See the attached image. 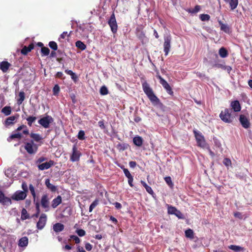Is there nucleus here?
<instances>
[{
	"mask_svg": "<svg viewBox=\"0 0 252 252\" xmlns=\"http://www.w3.org/2000/svg\"><path fill=\"white\" fill-rule=\"evenodd\" d=\"M18 117V114H16L15 116H12L8 117L5 121V126H9L13 125L15 123L14 121L17 119Z\"/></svg>",
	"mask_w": 252,
	"mask_h": 252,
	"instance_id": "obj_16",
	"label": "nucleus"
},
{
	"mask_svg": "<svg viewBox=\"0 0 252 252\" xmlns=\"http://www.w3.org/2000/svg\"><path fill=\"white\" fill-rule=\"evenodd\" d=\"M76 233L80 237L84 236L86 234L85 231L84 230H83V229H80L77 230H76Z\"/></svg>",
	"mask_w": 252,
	"mask_h": 252,
	"instance_id": "obj_55",
	"label": "nucleus"
},
{
	"mask_svg": "<svg viewBox=\"0 0 252 252\" xmlns=\"http://www.w3.org/2000/svg\"><path fill=\"white\" fill-rule=\"evenodd\" d=\"M1 112L6 116H8L11 112V107L10 106H5L2 109Z\"/></svg>",
	"mask_w": 252,
	"mask_h": 252,
	"instance_id": "obj_36",
	"label": "nucleus"
},
{
	"mask_svg": "<svg viewBox=\"0 0 252 252\" xmlns=\"http://www.w3.org/2000/svg\"><path fill=\"white\" fill-rule=\"evenodd\" d=\"M230 106L232 110L235 112H239L241 111V106L238 100H234L231 101Z\"/></svg>",
	"mask_w": 252,
	"mask_h": 252,
	"instance_id": "obj_14",
	"label": "nucleus"
},
{
	"mask_svg": "<svg viewBox=\"0 0 252 252\" xmlns=\"http://www.w3.org/2000/svg\"><path fill=\"white\" fill-rule=\"evenodd\" d=\"M45 184L47 188L52 192H55L57 190V187L50 183L49 179H47L45 180Z\"/></svg>",
	"mask_w": 252,
	"mask_h": 252,
	"instance_id": "obj_22",
	"label": "nucleus"
},
{
	"mask_svg": "<svg viewBox=\"0 0 252 252\" xmlns=\"http://www.w3.org/2000/svg\"><path fill=\"white\" fill-rule=\"evenodd\" d=\"M28 242L29 241L27 237H23L19 240L18 245L19 247H25L28 245Z\"/></svg>",
	"mask_w": 252,
	"mask_h": 252,
	"instance_id": "obj_23",
	"label": "nucleus"
},
{
	"mask_svg": "<svg viewBox=\"0 0 252 252\" xmlns=\"http://www.w3.org/2000/svg\"><path fill=\"white\" fill-rule=\"evenodd\" d=\"M0 203L3 205L11 204V200L10 198L5 196V197L2 199V201H1Z\"/></svg>",
	"mask_w": 252,
	"mask_h": 252,
	"instance_id": "obj_43",
	"label": "nucleus"
},
{
	"mask_svg": "<svg viewBox=\"0 0 252 252\" xmlns=\"http://www.w3.org/2000/svg\"><path fill=\"white\" fill-rule=\"evenodd\" d=\"M220 117V119L226 123H231L234 119L235 117L232 114V110L225 108L221 111Z\"/></svg>",
	"mask_w": 252,
	"mask_h": 252,
	"instance_id": "obj_2",
	"label": "nucleus"
},
{
	"mask_svg": "<svg viewBox=\"0 0 252 252\" xmlns=\"http://www.w3.org/2000/svg\"><path fill=\"white\" fill-rule=\"evenodd\" d=\"M85 249L88 251H90L93 248V246L89 243H86L85 246Z\"/></svg>",
	"mask_w": 252,
	"mask_h": 252,
	"instance_id": "obj_57",
	"label": "nucleus"
},
{
	"mask_svg": "<svg viewBox=\"0 0 252 252\" xmlns=\"http://www.w3.org/2000/svg\"><path fill=\"white\" fill-rule=\"evenodd\" d=\"M108 24L111 28L112 32L113 33H116L118 30V25L114 13H113L111 15L110 18L108 21Z\"/></svg>",
	"mask_w": 252,
	"mask_h": 252,
	"instance_id": "obj_7",
	"label": "nucleus"
},
{
	"mask_svg": "<svg viewBox=\"0 0 252 252\" xmlns=\"http://www.w3.org/2000/svg\"><path fill=\"white\" fill-rule=\"evenodd\" d=\"M30 218V215L26 209L23 208L21 212V219L22 220H25Z\"/></svg>",
	"mask_w": 252,
	"mask_h": 252,
	"instance_id": "obj_31",
	"label": "nucleus"
},
{
	"mask_svg": "<svg viewBox=\"0 0 252 252\" xmlns=\"http://www.w3.org/2000/svg\"><path fill=\"white\" fill-rule=\"evenodd\" d=\"M133 142L136 146L141 147L143 144V140L141 136H136L133 138Z\"/></svg>",
	"mask_w": 252,
	"mask_h": 252,
	"instance_id": "obj_21",
	"label": "nucleus"
},
{
	"mask_svg": "<svg viewBox=\"0 0 252 252\" xmlns=\"http://www.w3.org/2000/svg\"><path fill=\"white\" fill-rule=\"evenodd\" d=\"M30 137L32 139L31 140H33V141H35L36 142H39L42 140V136L38 134L35 133L33 132H31L30 134Z\"/></svg>",
	"mask_w": 252,
	"mask_h": 252,
	"instance_id": "obj_18",
	"label": "nucleus"
},
{
	"mask_svg": "<svg viewBox=\"0 0 252 252\" xmlns=\"http://www.w3.org/2000/svg\"><path fill=\"white\" fill-rule=\"evenodd\" d=\"M30 52L31 51L28 49L26 46H24L21 51V54L24 55H26Z\"/></svg>",
	"mask_w": 252,
	"mask_h": 252,
	"instance_id": "obj_53",
	"label": "nucleus"
},
{
	"mask_svg": "<svg viewBox=\"0 0 252 252\" xmlns=\"http://www.w3.org/2000/svg\"><path fill=\"white\" fill-rule=\"evenodd\" d=\"M164 181L166 183V184L170 187L172 188L173 186V183L172 182L171 178L170 176L165 177L164 178Z\"/></svg>",
	"mask_w": 252,
	"mask_h": 252,
	"instance_id": "obj_42",
	"label": "nucleus"
},
{
	"mask_svg": "<svg viewBox=\"0 0 252 252\" xmlns=\"http://www.w3.org/2000/svg\"><path fill=\"white\" fill-rule=\"evenodd\" d=\"M219 54L220 57L222 58H226L228 55V51L224 47H221L219 49Z\"/></svg>",
	"mask_w": 252,
	"mask_h": 252,
	"instance_id": "obj_26",
	"label": "nucleus"
},
{
	"mask_svg": "<svg viewBox=\"0 0 252 252\" xmlns=\"http://www.w3.org/2000/svg\"><path fill=\"white\" fill-rule=\"evenodd\" d=\"M99 92L102 95H106L109 93L108 89L105 86H103L100 88Z\"/></svg>",
	"mask_w": 252,
	"mask_h": 252,
	"instance_id": "obj_40",
	"label": "nucleus"
},
{
	"mask_svg": "<svg viewBox=\"0 0 252 252\" xmlns=\"http://www.w3.org/2000/svg\"><path fill=\"white\" fill-rule=\"evenodd\" d=\"M24 147L27 153L30 155L35 154L38 150V146L34 143L33 140L26 143Z\"/></svg>",
	"mask_w": 252,
	"mask_h": 252,
	"instance_id": "obj_3",
	"label": "nucleus"
},
{
	"mask_svg": "<svg viewBox=\"0 0 252 252\" xmlns=\"http://www.w3.org/2000/svg\"><path fill=\"white\" fill-rule=\"evenodd\" d=\"M34 204L35 206L36 211L37 212V214H40V204L39 202L37 200H35L33 201Z\"/></svg>",
	"mask_w": 252,
	"mask_h": 252,
	"instance_id": "obj_52",
	"label": "nucleus"
},
{
	"mask_svg": "<svg viewBox=\"0 0 252 252\" xmlns=\"http://www.w3.org/2000/svg\"><path fill=\"white\" fill-rule=\"evenodd\" d=\"M76 46L81 50L82 51L85 50L86 49V45L81 41L78 40L75 42Z\"/></svg>",
	"mask_w": 252,
	"mask_h": 252,
	"instance_id": "obj_28",
	"label": "nucleus"
},
{
	"mask_svg": "<svg viewBox=\"0 0 252 252\" xmlns=\"http://www.w3.org/2000/svg\"><path fill=\"white\" fill-rule=\"evenodd\" d=\"M22 137V135L20 133H17L11 134L7 139L8 141H10L12 139L14 138H18L20 139Z\"/></svg>",
	"mask_w": 252,
	"mask_h": 252,
	"instance_id": "obj_34",
	"label": "nucleus"
},
{
	"mask_svg": "<svg viewBox=\"0 0 252 252\" xmlns=\"http://www.w3.org/2000/svg\"><path fill=\"white\" fill-rule=\"evenodd\" d=\"M49 47L54 51H56L58 49V45L56 42L52 41L49 42Z\"/></svg>",
	"mask_w": 252,
	"mask_h": 252,
	"instance_id": "obj_44",
	"label": "nucleus"
},
{
	"mask_svg": "<svg viewBox=\"0 0 252 252\" xmlns=\"http://www.w3.org/2000/svg\"><path fill=\"white\" fill-rule=\"evenodd\" d=\"M42 56H48L50 53V50L46 47H42L41 49Z\"/></svg>",
	"mask_w": 252,
	"mask_h": 252,
	"instance_id": "obj_41",
	"label": "nucleus"
},
{
	"mask_svg": "<svg viewBox=\"0 0 252 252\" xmlns=\"http://www.w3.org/2000/svg\"><path fill=\"white\" fill-rule=\"evenodd\" d=\"M60 91V88L58 84L54 86L53 89V93L54 95H57Z\"/></svg>",
	"mask_w": 252,
	"mask_h": 252,
	"instance_id": "obj_45",
	"label": "nucleus"
},
{
	"mask_svg": "<svg viewBox=\"0 0 252 252\" xmlns=\"http://www.w3.org/2000/svg\"><path fill=\"white\" fill-rule=\"evenodd\" d=\"M62 199L60 195H58L56 198H54L52 201V207L56 208L58 205L62 203Z\"/></svg>",
	"mask_w": 252,
	"mask_h": 252,
	"instance_id": "obj_19",
	"label": "nucleus"
},
{
	"mask_svg": "<svg viewBox=\"0 0 252 252\" xmlns=\"http://www.w3.org/2000/svg\"><path fill=\"white\" fill-rule=\"evenodd\" d=\"M27 196V194L25 191L18 190L16 191L12 196L11 198L15 200H24Z\"/></svg>",
	"mask_w": 252,
	"mask_h": 252,
	"instance_id": "obj_12",
	"label": "nucleus"
},
{
	"mask_svg": "<svg viewBox=\"0 0 252 252\" xmlns=\"http://www.w3.org/2000/svg\"><path fill=\"white\" fill-rule=\"evenodd\" d=\"M142 86L144 92L153 104L158 105L160 103L159 99L155 94L153 90L146 81L142 83Z\"/></svg>",
	"mask_w": 252,
	"mask_h": 252,
	"instance_id": "obj_1",
	"label": "nucleus"
},
{
	"mask_svg": "<svg viewBox=\"0 0 252 252\" xmlns=\"http://www.w3.org/2000/svg\"><path fill=\"white\" fill-rule=\"evenodd\" d=\"M77 138L81 140L85 139V132L84 130H81L79 131Z\"/></svg>",
	"mask_w": 252,
	"mask_h": 252,
	"instance_id": "obj_46",
	"label": "nucleus"
},
{
	"mask_svg": "<svg viewBox=\"0 0 252 252\" xmlns=\"http://www.w3.org/2000/svg\"><path fill=\"white\" fill-rule=\"evenodd\" d=\"M25 99V94L23 91H21L18 94V98L17 99V104L18 105H21Z\"/></svg>",
	"mask_w": 252,
	"mask_h": 252,
	"instance_id": "obj_25",
	"label": "nucleus"
},
{
	"mask_svg": "<svg viewBox=\"0 0 252 252\" xmlns=\"http://www.w3.org/2000/svg\"><path fill=\"white\" fill-rule=\"evenodd\" d=\"M53 230L56 232L58 233L63 230L64 228V226L63 224L61 223H56L53 225Z\"/></svg>",
	"mask_w": 252,
	"mask_h": 252,
	"instance_id": "obj_20",
	"label": "nucleus"
},
{
	"mask_svg": "<svg viewBox=\"0 0 252 252\" xmlns=\"http://www.w3.org/2000/svg\"><path fill=\"white\" fill-rule=\"evenodd\" d=\"M225 2H228L230 9L234 10L238 6V0H224Z\"/></svg>",
	"mask_w": 252,
	"mask_h": 252,
	"instance_id": "obj_24",
	"label": "nucleus"
},
{
	"mask_svg": "<svg viewBox=\"0 0 252 252\" xmlns=\"http://www.w3.org/2000/svg\"><path fill=\"white\" fill-rule=\"evenodd\" d=\"M53 121L54 119L51 116L47 115L39 119L38 123L45 128H47L49 127L50 124Z\"/></svg>",
	"mask_w": 252,
	"mask_h": 252,
	"instance_id": "obj_4",
	"label": "nucleus"
},
{
	"mask_svg": "<svg viewBox=\"0 0 252 252\" xmlns=\"http://www.w3.org/2000/svg\"><path fill=\"white\" fill-rule=\"evenodd\" d=\"M55 162L52 160H50L48 162H46L38 165V168L40 170H44L50 168L54 165Z\"/></svg>",
	"mask_w": 252,
	"mask_h": 252,
	"instance_id": "obj_13",
	"label": "nucleus"
},
{
	"mask_svg": "<svg viewBox=\"0 0 252 252\" xmlns=\"http://www.w3.org/2000/svg\"><path fill=\"white\" fill-rule=\"evenodd\" d=\"M70 238L73 240L76 244H79L80 242V239L76 235H70Z\"/></svg>",
	"mask_w": 252,
	"mask_h": 252,
	"instance_id": "obj_54",
	"label": "nucleus"
},
{
	"mask_svg": "<svg viewBox=\"0 0 252 252\" xmlns=\"http://www.w3.org/2000/svg\"><path fill=\"white\" fill-rule=\"evenodd\" d=\"M223 163L226 166L228 167L231 165V161L228 158H224L223 160Z\"/></svg>",
	"mask_w": 252,
	"mask_h": 252,
	"instance_id": "obj_48",
	"label": "nucleus"
},
{
	"mask_svg": "<svg viewBox=\"0 0 252 252\" xmlns=\"http://www.w3.org/2000/svg\"><path fill=\"white\" fill-rule=\"evenodd\" d=\"M29 189H30V192L33 197V201H35V200H36V193L35 192L34 188L32 184H30L29 185Z\"/></svg>",
	"mask_w": 252,
	"mask_h": 252,
	"instance_id": "obj_38",
	"label": "nucleus"
},
{
	"mask_svg": "<svg viewBox=\"0 0 252 252\" xmlns=\"http://www.w3.org/2000/svg\"><path fill=\"white\" fill-rule=\"evenodd\" d=\"M47 222V215L42 213L41 214L39 220L36 223V227L39 230L42 229L45 226Z\"/></svg>",
	"mask_w": 252,
	"mask_h": 252,
	"instance_id": "obj_9",
	"label": "nucleus"
},
{
	"mask_svg": "<svg viewBox=\"0 0 252 252\" xmlns=\"http://www.w3.org/2000/svg\"><path fill=\"white\" fill-rule=\"evenodd\" d=\"M22 188L23 189V191H25L26 193L28 191V189L27 184L25 182H23L22 184Z\"/></svg>",
	"mask_w": 252,
	"mask_h": 252,
	"instance_id": "obj_56",
	"label": "nucleus"
},
{
	"mask_svg": "<svg viewBox=\"0 0 252 252\" xmlns=\"http://www.w3.org/2000/svg\"><path fill=\"white\" fill-rule=\"evenodd\" d=\"M193 133L197 142V145L199 147L204 148L205 147L206 143L204 139V136L200 132H198L195 130H193Z\"/></svg>",
	"mask_w": 252,
	"mask_h": 252,
	"instance_id": "obj_6",
	"label": "nucleus"
},
{
	"mask_svg": "<svg viewBox=\"0 0 252 252\" xmlns=\"http://www.w3.org/2000/svg\"><path fill=\"white\" fill-rule=\"evenodd\" d=\"M34 204L35 206L36 211L37 212V214H40V204L39 202L37 200H35L33 201Z\"/></svg>",
	"mask_w": 252,
	"mask_h": 252,
	"instance_id": "obj_51",
	"label": "nucleus"
},
{
	"mask_svg": "<svg viewBox=\"0 0 252 252\" xmlns=\"http://www.w3.org/2000/svg\"><path fill=\"white\" fill-rule=\"evenodd\" d=\"M121 168L123 169V171H124V173L125 175V176L127 178H129L131 177H133L130 173L129 172V171H128V170L126 168H123L122 167H121Z\"/></svg>",
	"mask_w": 252,
	"mask_h": 252,
	"instance_id": "obj_50",
	"label": "nucleus"
},
{
	"mask_svg": "<svg viewBox=\"0 0 252 252\" xmlns=\"http://www.w3.org/2000/svg\"><path fill=\"white\" fill-rule=\"evenodd\" d=\"M160 84L162 86L163 88L166 91L167 93L173 95V92L172 90L171 87L170 86L169 84L167 82V81L165 80H163V81L159 82Z\"/></svg>",
	"mask_w": 252,
	"mask_h": 252,
	"instance_id": "obj_15",
	"label": "nucleus"
},
{
	"mask_svg": "<svg viewBox=\"0 0 252 252\" xmlns=\"http://www.w3.org/2000/svg\"><path fill=\"white\" fill-rule=\"evenodd\" d=\"M128 145L125 143H119L117 145L116 148L119 151H124L127 148Z\"/></svg>",
	"mask_w": 252,
	"mask_h": 252,
	"instance_id": "obj_35",
	"label": "nucleus"
},
{
	"mask_svg": "<svg viewBox=\"0 0 252 252\" xmlns=\"http://www.w3.org/2000/svg\"><path fill=\"white\" fill-rule=\"evenodd\" d=\"M210 16L208 14H202L200 15V19L202 21H208L210 20Z\"/></svg>",
	"mask_w": 252,
	"mask_h": 252,
	"instance_id": "obj_47",
	"label": "nucleus"
},
{
	"mask_svg": "<svg viewBox=\"0 0 252 252\" xmlns=\"http://www.w3.org/2000/svg\"><path fill=\"white\" fill-rule=\"evenodd\" d=\"M10 66V63L8 62L2 61L0 64V69L3 72L5 73L8 71Z\"/></svg>",
	"mask_w": 252,
	"mask_h": 252,
	"instance_id": "obj_17",
	"label": "nucleus"
},
{
	"mask_svg": "<svg viewBox=\"0 0 252 252\" xmlns=\"http://www.w3.org/2000/svg\"><path fill=\"white\" fill-rule=\"evenodd\" d=\"M177 209L176 207L172 206H168L167 212L169 214L174 215L177 212Z\"/></svg>",
	"mask_w": 252,
	"mask_h": 252,
	"instance_id": "obj_39",
	"label": "nucleus"
},
{
	"mask_svg": "<svg viewBox=\"0 0 252 252\" xmlns=\"http://www.w3.org/2000/svg\"><path fill=\"white\" fill-rule=\"evenodd\" d=\"M36 117L33 116H30L26 118V120L28 122V125L30 126H31L32 125V123H34L36 120Z\"/></svg>",
	"mask_w": 252,
	"mask_h": 252,
	"instance_id": "obj_32",
	"label": "nucleus"
},
{
	"mask_svg": "<svg viewBox=\"0 0 252 252\" xmlns=\"http://www.w3.org/2000/svg\"><path fill=\"white\" fill-rule=\"evenodd\" d=\"M46 159H47L46 158L43 157H41L37 159V160L36 161V162L40 163L43 162L44 161H45Z\"/></svg>",
	"mask_w": 252,
	"mask_h": 252,
	"instance_id": "obj_61",
	"label": "nucleus"
},
{
	"mask_svg": "<svg viewBox=\"0 0 252 252\" xmlns=\"http://www.w3.org/2000/svg\"><path fill=\"white\" fill-rule=\"evenodd\" d=\"M174 215H175L176 217H177L179 219H183V215L179 210H177V212H176Z\"/></svg>",
	"mask_w": 252,
	"mask_h": 252,
	"instance_id": "obj_58",
	"label": "nucleus"
},
{
	"mask_svg": "<svg viewBox=\"0 0 252 252\" xmlns=\"http://www.w3.org/2000/svg\"><path fill=\"white\" fill-rule=\"evenodd\" d=\"M81 156V153L78 150L76 145H74L72 147V153L70 157V160L72 162L78 161L80 159Z\"/></svg>",
	"mask_w": 252,
	"mask_h": 252,
	"instance_id": "obj_8",
	"label": "nucleus"
},
{
	"mask_svg": "<svg viewBox=\"0 0 252 252\" xmlns=\"http://www.w3.org/2000/svg\"><path fill=\"white\" fill-rule=\"evenodd\" d=\"M129 165L131 168H133L135 167V166L136 165V162L134 161H131L129 162Z\"/></svg>",
	"mask_w": 252,
	"mask_h": 252,
	"instance_id": "obj_64",
	"label": "nucleus"
},
{
	"mask_svg": "<svg viewBox=\"0 0 252 252\" xmlns=\"http://www.w3.org/2000/svg\"><path fill=\"white\" fill-rule=\"evenodd\" d=\"M99 200L98 199H95L93 203L90 205L89 207V212H91L93 210V209L98 204Z\"/></svg>",
	"mask_w": 252,
	"mask_h": 252,
	"instance_id": "obj_37",
	"label": "nucleus"
},
{
	"mask_svg": "<svg viewBox=\"0 0 252 252\" xmlns=\"http://www.w3.org/2000/svg\"><path fill=\"white\" fill-rule=\"evenodd\" d=\"M219 23L220 27V30L226 33H228L229 28L227 25L223 24L221 21H219Z\"/></svg>",
	"mask_w": 252,
	"mask_h": 252,
	"instance_id": "obj_27",
	"label": "nucleus"
},
{
	"mask_svg": "<svg viewBox=\"0 0 252 252\" xmlns=\"http://www.w3.org/2000/svg\"><path fill=\"white\" fill-rule=\"evenodd\" d=\"M69 37L70 33L68 34L67 32H63L61 35L60 37L59 38V41H61V39H65L66 37Z\"/></svg>",
	"mask_w": 252,
	"mask_h": 252,
	"instance_id": "obj_49",
	"label": "nucleus"
},
{
	"mask_svg": "<svg viewBox=\"0 0 252 252\" xmlns=\"http://www.w3.org/2000/svg\"><path fill=\"white\" fill-rule=\"evenodd\" d=\"M200 10V6L199 5H196L192 11V13H195L198 12Z\"/></svg>",
	"mask_w": 252,
	"mask_h": 252,
	"instance_id": "obj_60",
	"label": "nucleus"
},
{
	"mask_svg": "<svg viewBox=\"0 0 252 252\" xmlns=\"http://www.w3.org/2000/svg\"><path fill=\"white\" fill-rule=\"evenodd\" d=\"M115 205V207L117 209H120L122 208V205L121 203L116 202L113 204Z\"/></svg>",
	"mask_w": 252,
	"mask_h": 252,
	"instance_id": "obj_63",
	"label": "nucleus"
},
{
	"mask_svg": "<svg viewBox=\"0 0 252 252\" xmlns=\"http://www.w3.org/2000/svg\"><path fill=\"white\" fill-rule=\"evenodd\" d=\"M40 203L42 207L47 212L49 210V199L47 194H43L41 198Z\"/></svg>",
	"mask_w": 252,
	"mask_h": 252,
	"instance_id": "obj_10",
	"label": "nucleus"
},
{
	"mask_svg": "<svg viewBox=\"0 0 252 252\" xmlns=\"http://www.w3.org/2000/svg\"><path fill=\"white\" fill-rule=\"evenodd\" d=\"M239 121L244 128L247 129L250 127L251 123L250 121L245 115H240L239 117Z\"/></svg>",
	"mask_w": 252,
	"mask_h": 252,
	"instance_id": "obj_11",
	"label": "nucleus"
},
{
	"mask_svg": "<svg viewBox=\"0 0 252 252\" xmlns=\"http://www.w3.org/2000/svg\"><path fill=\"white\" fill-rule=\"evenodd\" d=\"M172 38L170 35L164 36L163 48L164 54L167 56L170 50Z\"/></svg>",
	"mask_w": 252,
	"mask_h": 252,
	"instance_id": "obj_5",
	"label": "nucleus"
},
{
	"mask_svg": "<svg viewBox=\"0 0 252 252\" xmlns=\"http://www.w3.org/2000/svg\"><path fill=\"white\" fill-rule=\"evenodd\" d=\"M185 236L187 238L192 239L194 237L193 231L191 229H188L185 231Z\"/></svg>",
	"mask_w": 252,
	"mask_h": 252,
	"instance_id": "obj_33",
	"label": "nucleus"
},
{
	"mask_svg": "<svg viewBox=\"0 0 252 252\" xmlns=\"http://www.w3.org/2000/svg\"><path fill=\"white\" fill-rule=\"evenodd\" d=\"M140 182L142 186L145 188L146 191L149 194L152 195L154 194V191L152 188L150 186H149L144 181L141 180Z\"/></svg>",
	"mask_w": 252,
	"mask_h": 252,
	"instance_id": "obj_29",
	"label": "nucleus"
},
{
	"mask_svg": "<svg viewBox=\"0 0 252 252\" xmlns=\"http://www.w3.org/2000/svg\"><path fill=\"white\" fill-rule=\"evenodd\" d=\"M98 124L99 126L101 128V129H104L105 128V126L104 125L103 121H99L98 122Z\"/></svg>",
	"mask_w": 252,
	"mask_h": 252,
	"instance_id": "obj_59",
	"label": "nucleus"
},
{
	"mask_svg": "<svg viewBox=\"0 0 252 252\" xmlns=\"http://www.w3.org/2000/svg\"><path fill=\"white\" fill-rule=\"evenodd\" d=\"M71 79L74 81V82H76L77 80L78 79V77L75 74V73H73L72 74H71Z\"/></svg>",
	"mask_w": 252,
	"mask_h": 252,
	"instance_id": "obj_62",
	"label": "nucleus"
},
{
	"mask_svg": "<svg viewBox=\"0 0 252 252\" xmlns=\"http://www.w3.org/2000/svg\"><path fill=\"white\" fill-rule=\"evenodd\" d=\"M228 248L234 252H238L244 250V248L239 246L231 245L228 246Z\"/></svg>",
	"mask_w": 252,
	"mask_h": 252,
	"instance_id": "obj_30",
	"label": "nucleus"
}]
</instances>
